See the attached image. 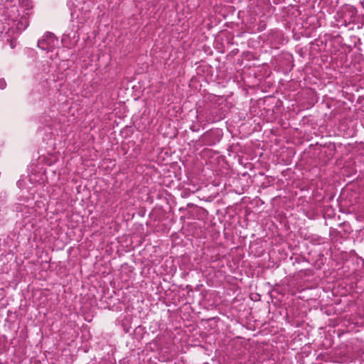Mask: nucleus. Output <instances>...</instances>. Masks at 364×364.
<instances>
[{"label":"nucleus","instance_id":"1","mask_svg":"<svg viewBox=\"0 0 364 364\" xmlns=\"http://www.w3.org/2000/svg\"><path fill=\"white\" fill-rule=\"evenodd\" d=\"M29 10L28 6L20 1L7 8L5 23L9 26L8 30L14 33L24 31L28 26Z\"/></svg>","mask_w":364,"mask_h":364},{"label":"nucleus","instance_id":"2","mask_svg":"<svg viewBox=\"0 0 364 364\" xmlns=\"http://www.w3.org/2000/svg\"><path fill=\"white\" fill-rule=\"evenodd\" d=\"M59 41L53 33L47 32L43 38L38 41V46L47 52L53 51L59 46Z\"/></svg>","mask_w":364,"mask_h":364},{"label":"nucleus","instance_id":"3","mask_svg":"<svg viewBox=\"0 0 364 364\" xmlns=\"http://www.w3.org/2000/svg\"><path fill=\"white\" fill-rule=\"evenodd\" d=\"M6 86V82L4 79H0V89L4 90Z\"/></svg>","mask_w":364,"mask_h":364}]
</instances>
